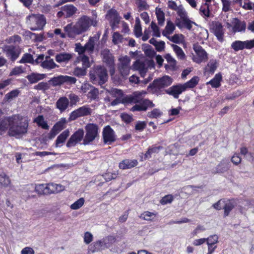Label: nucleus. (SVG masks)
Here are the masks:
<instances>
[{"label": "nucleus", "mask_w": 254, "mask_h": 254, "mask_svg": "<svg viewBox=\"0 0 254 254\" xmlns=\"http://www.w3.org/2000/svg\"><path fill=\"white\" fill-rule=\"evenodd\" d=\"M97 23L96 16L91 18L84 15L80 17L75 23L82 33H83L88 31L91 26H96Z\"/></svg>", "instance_id": "7"}, {"label": "nucleus", "mask_w": 254, "mask_h": 254, "mask_svg": "<svg viewBox=\"0 0 254 254\" xmlns=\"http://www.w3.org/2000/svg\"><path fill=\"white\" fill-rule=\"evenodd\" d=\"M50 86L47 82H41L34 86V88L36 90L46 91L50 89Z\"/></svg>", "instance_id": "52"}, {"label": "nucleus", "mask_w": 254, "mask_h": 254, "mask_svg": "<svg viewBox=\"0 0 254 254\" xmlns=\"http://www.w3.org/2000/svg\"><path fill=\"white\" fill-rule=\"evenodd\" d=\"M84 202L85 200L84 198H80L70 205V208L72 210L79 209L83 205Z\"/></svg>", "instance_id": "49"}, {"label": "nucleus", "mask_w": 254, "mask_h": 254, "mask_svg": "<svg viewBox=\"0 0 254 254\" xmlns=\"http://www.w3.org/2000/svg\"><path fill=\"white\" fill-rule=\"evenodd\" d=\"M49 82H52L53 86L60 85L64 84L63 75L52 78Z\"/></svg>", "instance_id": "55"}, {"label": "nucleus", "mask_w": 254, "mask_h": 254, "mask_svg": "<svg viewBox=\"0 0 254 254\" xmlns=\"http://www.w3.org/2000/svg\"><path fill=\"white\" fill-rule=\"evenodd\" d=\"M99 90L98 89L93 87L88 92L87 97L91 100H97L98 98Z\"/></svg>", "instance_id": "45"}, {"label": "nucleus", "mask_w": 254, "mask_h": 254, "mask_svg": "<svg viewBox=\"0 0 254 254\" xmlns=\"http://www.w3.org/2000/svg\"><path fill=\"white\" fill-rule=\"evenodd\" d=\"M86 134L83 139V144H89L99 136V127L94 124H88L85 127Z\"/></svg>", "instance_id": "9"}, {"label": "nucleus", "mask_w": 254, "mask_h": 254, "mask_svg": "<svg viewBox=\"0 0 254 254\" xmlns=\"http://www.w3.org/2000/svg\"><path fill=\"white\" fill-rule=\"evenodd\" d=\"M173 79L168 75H165L153 81L148 87V90L153 93L158 92L162 89L170 86Z\"/></svg>", "instance_id": "6"}, {"label": "nucleus", "mask_w": 254, "mask_h": 254, "mask_svg": "<svg viewBox=\"0 0 254 254\" xmlns=\"http://www.w3.org/2000/svg\"><path fill=\"white\" fill-rule=\"evenodd\" d=\"M193 49L196 54V56H193L192 58L193 62L200 64L208 59L207 53L200 45L197 44H193Z\"/></svg>", "instance_id": "12"}, {"label": "nucleus", "mask_w": 254, "mask_h": 254, "mask_svg": "<svg viewBox=\"0 0 254 254\" xmlns=\"http://www.w3.org/2000/svg\"><path fill=\"white\" fill-rule=\"evenodd\" d=\"M136 3L139 11L146 10L149 7V6L144 0H136Z\"/></svg>", "instance_id": "61"}, {"label": "nucleus", "mask_w": 254, "mask_h": 254, "mask_svg": "<svg viewBox=\"0 0 254 254\" xmlns=\"http://www.w3.org/2000/svg\"><path fill=\"white\" fill-rule=\"evenodd\" d=\"M175 29L174 23L170 20H167V24L165 29L162 32L163 36L167 37L172 34Z\"/></svg>", "instance_id": "37"}, {"label": "nucleus", "mask_w": 254, "mask_h": 254, "mask_svg": "<svg viewBox=\"0 0 254 254\" xmlns=\"http://www.w3.org/2000/svg\"><path fill=\"white\" fill-rule=\"evenodd\" d=\"M64 30L66 33V37L71 39H75L77 36L82 34L76 23L67 24L64 27Z\"/></svg>", "instance_id": "13"}, {"label": "nucleus", "mask_w": 254, "mask_h": 254, "mask_svg": "<svg viewBox=\"0 0 254 254\" xmlns=\"http://www.w3.org/2000/svg\"><path fill=\"white\" fill-rule=\"evenodd\" d=\"M93 110L89 105L82 106L79 108L72 111L69 116V119L73 121L78 118L91 116L93 113Z\"/></svg>", "instance_id": "10"}, {"label": "nucleus", "mask_w": 254, "mask_h": 254, "mask_svg": "<svg viewBox=\"0 0 254 254\" xmlns=\"http://www.w3.org/2000/svg\"><path fill=\"white\" fill-rule=\"evenodd\" d=\"M145 92H146V93H147L146 91ZM146 94H145L144 95L142 96L141 100L138 102L140 103L142 108H145L144 109H143V111L146 110L149 107H153L154 106V104L149 100L143 99V98L145 96ZM137 103V102H136V103ZM135 104H136V103Z\"/></svg>", "instance_id": "44"}, {"label": "nucleus", "mask_w": 254, "mask_h": 254, "mask_svg": "<svg viewBox=\"0 0 254 254\" xmlns=\"http://www.w3.org/2000/svg\"><path fill=\"white\" fill-rule=\"evenodd\" d=\"M156 14L158 24L160 26H162L165 21L164 13L160 8H157L156 9Z\"/></svg>", "instance_id": "43"}, {"label": "nucleus", "mask_w": 254, "mask_h": 254, "mask_svg": "<svg viewBox=\"0 0 254 254\" xmlns=\"http://www.w3.org/2000/svg\"><path fill=\"white\" fill-rule=\"evenodd\" d=\"M19 91L17 89L13 90L10 92L7 93L5 96V98L7 101H11L18 96Z\"/></svg>", "instance_id": "54"}, {"label": "nucleus", "mask_w": 254, "mask_h": 254, "mask_svg": "<svg viewBox=\"0 0 254 254\" xmlns=\"http://www.w3.org/2000/svg\"><path fill=\"white\" fill-rule=\"evenodd\" d=\"M199 81V78L198 76H194L191 79L186 83L183 84L186 90L189 88H192L194 87Z\"/></svg>", "instance_id": "39"}, {"label": "nucleus", "mask_w": 254, "mask_h": 254, "mask_svg": "<svg viewBox=\"0 0 254 254\" xmlns=\"http://www.w3.org/2000/svg\"><path fill=\"white\" fill-rule=\"evenodd\" d=\"M236 202L234 200H229L226 199L224 205V217L228 216L230 212L234 208Z\"/></svg>", "instance_id": "32"}, {"label": "nucleus", "mask_w": 254, "mask_h": 254, "mask_svg": "<svg viewBox=\"0 0 254 254\" xmlns=\"http://www.w3.org/2000/svg\"><path fill=\"white\" fill-rule=\"evenodd\" d=\"M115 242L113 236H108L90 245V250L92 252H97L110 248Z\"/></svg>", "instance_id": "8"}, {"label": "nucleus", "mask_w": 254, "mask_h": 254, "mask_svg": "<svg viewBox=\"0 0 254 254\" xmlns=\"http://www.w3.org/2000/svg\"><path fill=\"white\" fill-rule=\"evenodd\" d=\"M199 12L202 16L207 17H209L210 12L208 9V6L206 3L200 7Z\"/></svg>", "instance_id": "57"}, {"label": "nucleus", "mask_w": 254, "mask_h": 254, "mask_svg": "<svg viewBox=\"0 0 254 254\" xmlns=\"http://www.w3.org/2000/svg\"><path fill=\"white\" fill-rule=\"evenodd\" d=\"M133 66V69L138 70L141 76L144 77L148 70V62L137 60L134 62Z\"/></svg>", "instance_id": "18"}, {"label": "nucleus", "mask_w": 254, "mask_h": 254, "mask_svg": "<svg viewBox=\"0 0 254 254\" xmlns=\"http://www.w3.org/2000/svg\"><path fill=\"white\" fill-rule=\"evenodd\" d=\"M35 191L40 194H48L49 190H48V184H38L34 187Z\"/></svg>", "instance_id": "38"}, {"label": "nucleus", "mask_w": 254, "mask_h": 254, "mask_svg": "<svg viewBox=\"0 0 254 254\" xmlns=\"http://www.w3.org/2000/svg\"><path fill=\"white\" fill-rule=\"evenodd\" d=\"M206 239L207 245H215L218 242V237L216 235H211Z\"/></svg>", "instance_id": "64"}, {"label": "nucleus", "mask_w": 254, "mask_h": 254, "mask_svg": "<svg viewBox=\"0 0 254 254\" xmlns=\"http://www.w3.org/2000/svg\"><path fill=\"white\" fill-rule=\"evenodd\" d=\"M34 123L37 124V125L41 127L43 129H48L49 126H48L47 122L45 121L44 117L42 115H39L38 117L35 118L33 120Z\"/></svg>", "instance_id": "36"}, {"label": "nucleus", "mask_w": 254, "mask_h": 254, "mask_svg": "<svg viewBox=\"0 0 254 254\" xmlns=\"http://www.w3.org/2000/svg\"><path fill=\"white\" fill-rule=\"evenodd\" d=\"M229 168V161L228 159H223L216 167L217 173H224Z\"/></svg>", "instance_id": "33"}, {"label": "nucleus", "mask_w": 254, "mask_h": 254, "mask_svg": "<svg viewBox=\"0 0 254 254\" xmlns=\"http://www.w3.org/2000/svg\"><path fill=\"white\" fill-rule=\"evenodd\" d=\"M212 32L216 37L217 39L222 42L224 41L225 30L222 24L219 22H213L211 25Z\"/></svg>", "instance_id": "14"}, {"label": "nucleus", "mask_w": 254, "mask_h": 254, "mask_svg": "<svg viewBox=\"0 0 254 254\" xmlns=\"http://www.w3.org/2000/svg\"><path fill=\"white\" fill-rule=\"evenodd\" d=\"M78 60L81 62L82 67L85 68H87L90 66V64L89 60V58L85 55L79 56L78 58Z\"/></svg>", "instance_id": "50"}, {"label": "nucleus", "mask_w": 254, "mask_h": 254, "mask_svg": "<svg viewBox=\"0 0 254 254\" xmlns=\"http://www.w3.org/2000/svg\"><path fill=\"white\" fill-rule=\"evenodd\" d=\"M162 113L158 109H154L147 113V116L150 118H157L160 117Z\"/></svg>", "instance_id": "58"}, {"label": "nucleus", "mask_w": 254, "mask_h": 254, "mask_svg": "<svg viewBox=\"0 0 254 254\" xmlns=\"http://www.w3.org/2000/svg\"><path fill=\"white\" fill-rule=\"evenodd\" d=\"M107 16L112 21L111 25L112 29H115L116 25L119 23L120 20L117 10L114 9L109 10L107 12Z\"/></svg>", "instance_id": "22"}, {"label": "nucleus", "mask_w": 254, "mask_h": 254, "mask_svg": "<svg viewBox=\"0 0 254 254\" xmlns=\"http://www.w3.org/2000/svg\"><path fill=\"white\" fill-rule=\"evenodd\" d=\"M176 12L180 17V18H177L176 19L175 24L176 26L180 28L186 27L188 29L190 30L192 24H194L195 23L189 19L187 12L182 5H180V8Z\"/></svg>", "instance_id": "4"}, {"label": "nucleus", "mask_w": 254, "mask_h": 254, "mask_svg": "<svg viewBox=\"0 0 254 254\" xmlns=\"http://www.w3.org/2000/svg\"><path fill=\"white\" fill-rule=\"evenodd\" d=\"M86 68H84L83 67H76L74 71H73V74L76 76H82L86 74Z\"/></svg>", "instance_id": "62"}, {"label": "nucleus", "mask_w": 254, "mask_h": 254, "mask_svg": "<svg viewBox=\"0 0 254 254\" xmlns=\"http://www.w3.org/2000/svg\"><path fill=\"white\" fill-rule=\"evenodd\" d=\"M156 214L149 211H145L142 213L140 218L147 221H152L156 217Z\"/></svg>", "instance_id": "47"}, {"label": "nucleus", "mask_w": 254, "mask_h": 254, "mask_svg": "<svg viewBox=\"0 0 254 254\" xmlns=\"http://www.w3.org/2000/svg\"><path fill=\"white\" fill-rule=\"evenodd\" d=\"M69 135V131L66 129L61 133L56 140V146L60 147L63 144Z\"/></svg>", "instance_id": "34"}, {"label": "nucleus", "mask_w": 254, "mask_h": 254, "mask_svg": "<svg viewBox=\"0 0 254 254\" xmlns=\"http://www.w3.org/2000/svg\"><path fill=\"white\" fill-rule=\"evenodd\" d=\"M231 48L236 52L244 49V41L236 40L231 45Z\"/></svg>", "instance_id": "40"}, {"label": "nucleus", "mask_w": 254, "mask_h": 254, "mask_svg": "<svg viewBox=\"0 0 254 254\" xmlns=\"http://www.w3.org/2000/svg\"><path fill=\"white\" fill-rule=\"evenodd\" d=\"M90 77L93 84H98L102 85L107 80V70L104 67L97 66L93 71L90 72Z\"/></svg>", "instance_id": "5"}, {"label": "nucleus", "mask_w": 254, "mask_h": 254, "mask_svg": "<svg viewBox=\"0 0 254 254\" xmlns=\"http://www.w3.org/2000/svg\"><path fill=\"white\" fill-rule=\"evenodd\" d=\"M46 76V75L45 74L33 72L27 75L26 78L28 79L30 83L34 84L44 79Z\"/></svg>", "instance_id": "23"}, {"label": "nucleus", "mask_w": 254, "mask_h": 254, "mask_svg": "<svg viewBox=\"0 0 254 254\" xmlns=\"http://www.w3.org/2000/svg\"><path fill=\"white\" fill-rule=\"evenodd\" d=\"M66 122L65 119H62L59 122L56 123L53 128L57 132H59L64 127V125Z\"/></svg>", "instance_id": "48"}, {"label": "nucleus", "mask_w": 254, "mask_h": 254, "mask_svg": "<svg viewBox=\"0 0 254 254\" xmlns=\"http://www.w3.org/2000/svg\"><path fill=\"white\" fill-rule=\"evenodd\" d=\"M61 9L66 18L72 16L77 11V8L72 4L65 5L61 7Z\"/></svg>", "instance_id": "20"}, {"label": "nucleus", "mask_w": 254, "mask_h": 254, "mask_svg": "<svg viewBox=\"0 0 254 254\" xmlns=\"http://www.w3.org/2000/svg\"><path fill=\"white\" fill-rule=\"evenodd\" d=\"M4 51L6 57L12 61H14L19 56V52L12 46L6 47Z\"/></svg>", "instance_id": "25"}, {"label": "nucleus", "mask_w": 254, "mask_h": 254, "mask_svg": "<svg viewBox=\"0 0 254 254\" xmlns=\"http://www.w3.org/2000/svg\"><path fill=\"white\" fill-rule=\"evenodd\" d=\"M48 190L50 194L58 193L64 190V187L62 185L51 183L48 184Z\"/></svg>", "instance_id": "30"}, {"label": "nucleus", "mask_w": 254, "mask_h": 254, "mask_svg": "<svg viewBox=\"0 0 254 254\" xmlns=\"http://www.w3.org/2000/svg\"><path fill=\"white\" fill-rule=\"evenodd\" d=\"M72 58V54L65 52L61 53L56 56V61L59 63H67Z\"/></svg>", "instance_id": "27"}, {"label": "nucleus", "mask_w": 254, "mask_h": 254, "mask_svg": "<svg viewBox=\"0 0 254 254\" xmlns=\"http://www.w3.org/2000/svg\"><path fill=\"white\" fill-rule=\"evenodd\" d=\"M120 64L119 67H130V59L127 56L120 58Z\"/></svg>", "instance_id": "51"}, {"label": "nucleus", "mask_w": 254, "mask_h": 254, "mask_svg": "<svg viewBox=\"0 0 254 254\" xmlns=\"http://www.w3.org/2000/svg\"><path fill=\"white\" fill-rule=\"evenodd\" d=\"M171 47L179 59L181 60L185 59V54L181 47L175 44H172Z\"/></svg>", "instance_id": "41"}, {"label": "nucleus", "mask_w": 254, "mask_h": 254, "mask_svg": "<svg viewBox=\"0 0 254 254\" xmlns=\"http://www.w3.org/2000/svg\"><path fill=\"white\" fill-rule=\"evenodd\" d=\"M84 133V132L83 129H79L75 131L68 140L66 143L67 147H70L75 146L82 139Z\"/></svg>", "instance_id": "16"}, {"label": "nucleus", "mask_w": 254, "mask_h": 254, "mask_svg": "<svg viewBox=\"0 0 254 254\" xmlns=\"http://www.w3.org/2000/svg\"><path fill=\"white\" fill-rule=\"evenodd\" d=\"M233 31L234 33L245 31L246 24L245 22L241 21L238 19H235L233 22Z\"/></svg>", "instance_id": "28"}, {"label": "nucleus", "mask_w": 254, "mask_h": 254, "mask_svg": "<svg viewBox=\"0 0 254 254\" xmlns=\"http://www.w3.org/2000/svg\"><path fill=\"white\" fill-rule=\"evenodd\" d=\"M160 149V147H154L149 148L148 151L144 154V159L149 158L151 157L152 154L157 153Z\"/></svg>", "instance_id": "56"}, {"label": "nucleus", "mask_w": 254, "mask_h": 254, "mask_svg": "<svg viewBox=\"0 0 254 254\" xmlns=\"http://www.w3.org/2000/svg\"><path fill=\"white\" fill-rule=\"evenodd\" d=\"M98 38L96 36L90 37L88 41L84 45L86 51L90 53L93 52L94 49L95 43L97 41Z\"/></svg>", "instance_id": "35"}, {"label": "nucleus", "mask_w": 254, "mask_h": 254, "mask_svg": "<svg viewBox=\"0 0 254 254\" xmlns=\"http://www.w3.org/2000/svg\"><path fill=\"white\" fill-rule=\"evenodd\" d=\"M10 117L4 118L0 120V135L8 131L10 126Z\"/></svg>", "instance_id": "29"}, {"label": "nucleus", "mask_w": 254, "mask_h": 254, "mask_svg": "<svg viewBox=\"0 0 254 254\" xmlns=\"http://www.w3.org/2000/svg\"><path fill=\"white\" fill-rule=\"evenodd\" d=\"M101 55L103 61L109 66H112L114 64V57L108 50L105 49L102 51Z\"/></svg>", "instance_id": "19"}, {"label": "nucleus", "mask_w": 254, "mask_h": 254, "mask_svg": "<svg viewBox=\"0 0 254 254\" xmlns=\"http://www.w3.org/2000/svg\"><path fill=\"white\" fill-rule=\"evenodd\" d=\"M68 100H70L69 103L71 105H75L80 100L79 97L76 94L73 93H70L68 95Z\"/></svg>", "instance_id": "53"}, {"label": "nucleus", "mask_w": 254, "mask_h": 254, "mask_svg": "<svg viewBox=\"0 0 254 254\" xmlns=\"http://www.w3.org/2000/svg\"><path fill=\"white\" fill-rule=\"evenodd\" d=\"M69 101L65 97L60 98L56 102V107L61 112L65 111L68 107Z\"/></svg>", "instance_id": "21"}, {"label": "nucleus", "mask_w": 254, "mask_h": 254, "mask_svg": "<svg viewBox=\"0 0 254 254\" xmlns=\"http://www.w3.org/2000/svg\"><path fill=\"white\" fill-rule=\"evenodd\" d=\"M165 59L172 69L174 68L176 65V61L169 54L166 55Z\"/></svg>", "instance_id": "63"}, {"label": "nucleus", "mask_w": 254, "mask_h": 254, "mask_svg": "<svg viewBox=\"0 0 254 254\" xmlns=\"http://www.w3.org/2000/svg\"><path fill=\"white\" fill-rule=\"evenodd\" d=\"M186 91L183 84H179L173 85L166 90V93L173 96L175 98H179V95Z\"/></svg>", "instance_id": "17"}, {"label": "nucleus", "mask_w": 254, "mask_h": 254, "mask_svg": "<svg viewBox=\"0 0 254 254\" xmlns=\"http://www.w3.org/2000/svg\"><path fill=\"white\" fill-rule=\"evenodd\" d=\"M35 62L34 60L33 56L30 54L25 53L24 54L21 60L19 61V63L21 64L25 63H31L33 64Z\"/></svg>", "instance_id": "46"}, {"label": "nucleus", "mask_w": 254, "mask_h": 254, "mask_svg": "<svg viewBox=\"0 0 254 254\" xmlns=\"http://www.w3.org/2000/svg\"><path fill=\"white\" fill-rule=\"evenodd\" d=\"M109 93L113 97L116 98L113 101H111L110 97H107L105 100L108 102H111V106H115L122 103L126 105L129 104H133L139 102L141 100L142 97L146 94L145 91H136L131 95L123 96V92L121 90L114 88L111 90Z\"/></svg>", "instance_id": "1"}, {"label": "nucleus", "mask_w": 254, "mask_h": 254, "mask_svg": "<svg viewBox=\"0 0 254 254\" xmlns=\"http://www.w3.org/2000/svg\"><path fill=\"white\" fill-rule=\"evenodd\" d=\"M137 163V161L135 159H125L119 164V167L123 170L128 169L136 166Z\"/></svg>", "instance_id": "26"}, {"label": "nucleus", "mask_w": 254, "mask_h": 254, "mask_svg": "<svg viewBox=\"0 0 254 254\" xmlns=\"http://www.w3.org/2000/svg\"><path fill=\"white\" fill-rule=\"evenodd\" d=\"M222 79V75L220 73L216 74L214 77L211 80L206 82V84H210L212 88H218L221 85Z\"/></svg>", "instance_id": "31"}, {"label": "nucleus", "mask_w": 254, "mask_h": 254, "mask_svg": "<svg viewBox=\"0 0 254 254\" xmlns=\"http://www.w3.org/2000/svg\"><path fill=\"white\" fill-rule=\"evenodd\" d=\"M10 126L8 134L19 138L27 133L29 120L26 117L19 115L10 116Z\"/></svg>", "instance_id": "2"}, {"label": "nucleus", "mask_w": 254, "mask_h": 254, "mask_svg": "<svg viewBox=\"0 0 254 254\" xmlns=\"http://www.w3.org/2000/svg\"><path fill=\"white\" fill-rule=\"evenodd\" d=\"M123 37L118 32H115L113 35V42L114 44H118L123 43Z\"/></svg>", "instance_id": "60"}, {"label": "nucleus", "mask_w": 254, "mask_h": 254, "mask_svg": "<svg viewBox=\"0 0 254 254\" xmlns=\"http://www.w3.org/2000/svg\"><path fill=\"white\" fill-rule=\"evenodd\" d=\"M46 18L41 14H29L26 17V23L29 29L32 31L42 30L46 24Z\"/></svg>", "instance_id": "3"}, {"label": "nucleus", "mask_w": 254, "mask_h": 254, "mask_svg": "<svg viewBox=\"0 0 254 254\" xmlns=\"http://www.w3.org/2000/svg\"><path fill=\"white\" fill-rule=\"evenodd\" d=\"M10 181L9 178L4 173L0 175V184L7 186L10 184Z\"/></svg>", "instance_id": "59"}, {"label": "nucleus", "mask_w": 254, "mask_h": 254, "mask_svg": "<svg viewBox=\"0 0 254 254\" xmlns=\"http://www.w3.org/2000/svg\"><path fill=\"white\" fill-rule=\"evenodd\" d=\"M170 41L177 44L183 43L184 41V37L182 34H175L173 36L167 37Z\"/></svg>", "instance_id": "42"}, {"label": "nucleus", "mask_w": 254, "mask_h": 254, "mask_svg": "<svg viewBox=\"0 0 254 254\" xmlns=\"http://www.w3.org/2000/svg\"><path fill=\"white\" fill-rule=\"evenodd\" d=\"M218 66V63L216 60H210L204 68L205 74H213Z\"/></svg>", "instance_id": "24"}, {"label": "nucleus", "mask_w": 254, "mask_h": 254, "mask_svg": "<svg viewBox=\"0 0 254 254\" xmlns=\"http://www.w3.org/2000/svg\"><path fill=\"white\" fill-rule=\"evenodd\" d=\"M103 137L105 143L111 144L116 140L115 131L109 126L105 127L103 130Z\"/></svg>", "instance_id": "15"}, {"label": "nucleus", "mask_w": 254, "mask_h": 254, "mask_svg": "<svg viewBox=\"0 0 254 254\" xmlns=\"http://www.w3.org/2000/svg\"><path fill=\"white\" fill-rule=\"evenodd\" d=\"M35 63L37 64H40V66L42 68L48 70H51L56 67H59V65L49 56H46L44 60V55H39L35 60Z\"/></svg>", "instance_id": "11"}]
</instances>
